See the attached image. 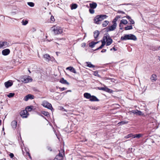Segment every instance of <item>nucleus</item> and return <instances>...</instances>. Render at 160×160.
<instances>
[{"label": "nucleus", "mask_w": 160, "mask_h": 160, "mask_svg": "<svg viewBox=\"0 0 160 160\" xmlns=\"http://www.w3.org/2000/svg\"><path fill=\"white\" fill-rule=\"evenodd\" d=\"M112 39L109 37V36L107 35L103 37V40L102 41V45L98 48L96 49V50L102 48L105 45L106 43L107 46H109L112 43Z\"/></svg>", "instance_id": "obj_1"}, {"label": "nucleus", "mask_w": 160, "mask_h": 160, "mask_svg": "<svg viewBox=\"0 0 160 160\" xmlns=\"http://www.w3.org/2000/svg\"><path fill=\"white\" fill-rule=\"evenodd\" d=\"M121 40L122 41L128 40L136 41L137 40L136 36L132 34H125L121 37Z\"/></svg>", "instance_id": "obj_2"}, {"label": "nucleus", "mask_w": 160, "mask_h": 160, "mask_svg": "<svg viewBox=\"0 0 160 160\" xmlns=\"http://www.w3.org/2000/svg\"><path fill=\"white\" fill-rule=\"evenodd\" d=\"M108 16L104 14H101L96 16L94 19L95 23L97 24H100V22L104 19L106 18Z\"/></svg>", "instance_id": "obj_3"}, {"label": "nucleus", "mask_w": 160, "mask_h": 160, "mask_svg": "<svg viewBox=\"0 0 160 160\" xmlns=\"http://www.w3.org/2000/svg\"><path fill=\"white\" fill-rule=\"evenodd\" d=\"M20 80L22 82L27 83L32 82V79L30 76L25 75L21 77Z\"/></svg>", "instance_id": "obj_4"}, {"label": "nucleus", "mask_w": 160, "mask_h": 160, "mask_svg": "<svg viewBox=\"0 0 160 160\" xmlns=\"http://www.w3.org/2000/svg\"><path fill=\"white\" fill-rule=\"evenodd\" d=\"M52 32L55 35L62 33L63 31L62 28L58 26H54L52 28Z\"/></svg>", "instance_id": "obj_5"}, {"label": "nucleus", "mask_w": 160, "mask_h": 160, "mask_svg": "<svg viewBox=\"0 0 160 160\" xmlns=\"http://www.w3.org/2000/svg\"><path fill=\"white\" fill-rule=\"evenodd\" d=\"M41 105L44 107L50 110H52L53 109L52 105L46 101H43L42 102Z\"/></svg>", "instance_id": "obj_6"}, {"label": "nucleus", "mask_w": 160, "mask_h": 160, "mask_svg": "<svg viewBox=\"0 0 160 160\" xmlns=\"http://www.w3.org/2000/svg\"><path fill=\"white\" fill-rule=\"evenodd\" d=\"M63 154H64V151L63 150H61L59 151V155L56 156L54 160H62L63 158Z\"/></svg>", "instance_id": "obj_7"}, {"label": "nucleus", "mask_w": 160, "mask_h": 160, "mask_svg": "<svg viewBox=\"0 0 160 160\" xmlns=\"http://www.w3.org/2000/svg\"><path fill=\"white\" fill-rule=\"evenodd\" d=\"M9 43L6 42H0V48H5L9 46Z\"/></svg>", "instance_id": "obj_8"}, {"label": "nucleus", "mask_w": 160, "mask_h": 160, "mask_svg": "<svg viewBox=\"0 0 160 160\" xmlns=\"http://www.w3.org/2000/svg\"><path fill=\"white\" fill-rule=\"evenodd\" d=\"M28 115L27 110H23L21 111L20 112V115L23 118H26Z\"/></svg>", "instance_id": "obj_9"}, {"label": "nucleus", "mask_w": 160, "mask_h": 160, "mask_svg": "<svg viewBox=\"0 0 160 160\" xmlns=\"http://www.w3.org/2000/svg\"><path fill=\"white\" fill-rule=\"evenodd\" d=\"M117 26V24L113 23L112 25L107 28V31H112L116 29Z\"/></svg>", "instance_id": "obj_10"}, {"label": "nucleus", "mask_w": 160, "mask_h": 160, "mask_svg": "<svg viewBox=\"0 0 160 160\" xmlns=\"http://www.w3.org/2000/svg\"><path fill=\"white\" fill-rule=\"evenodd\" d=\"M132 113H133L134 114H136L138 115H144V114L142 112L138 110H132L130 112Z\"/></svg>", "instance_id": "obj_11"}, {"label": "nucleus", "mask_w": 160, "mask_h": 160, "mask_svg": "<svg viewBox=\"0 0 160 160\" xmlns=\"http://www.w3.org/2000/svg\"><path fill=\"white\" fill-rule=\"evenodd\" d=\"M10 53V50L8 49H5L2 51V53L4 56L8 55Z\"/></svg>", "instance_id": "obj_12"}, {"label": "nucleus", "mask_w": 160, "mask_h": 160, "mask_svg": "<svg viewBox=\"0 0 160 160\" xmlns=\"http://www.w3.org/2000/svg\"><path fill=\"white\" fill-rule=\"evenodd\" d=\"M34 96L31 94H28L25 96L24 98V100L26 101H28L29 99H32L34 98Z\"/></svg>", "instance_id": "obj_13"}, {"label": "nucleus", "mask_w": 160, "mask_h": 160, "mask_svg": "<svg viewBox=\"0 0 160 160\" xmlns=\"http://www.w3.org/2000/svg\"><path fill=\"white\" fill-rule=\"evenodd\" d=\"M12 84L13 82L12 81H8L4 83L5 87L7 88H8V87L12 86Z\"/></svg>", "instance_id": "obj_14"}, {"label": "nucleus", "mask_w": 160, "mask_h": 160, "mask_svg": "<svg viewBox=\"0 0 160 160\" xmlns=\"http://www.w3.org/2000/svg\"><path fill=\"white\" fill-rule=\"evenodd\" d=\"M150 79L152 82H156L157 80V76L155 74H153L152 75Z\"/></svg>", "instance_id": "obj_15"}, {"label": "nucleus", "mask_w": 160, "mask_h": 160, "mask_svg": "<svg viewBox=\"0 0 160 160\" xmlns=\"http://www.w3.org/2000/svg\"><path fill=\"white\" fill-rule=\"evenodd\" d=\"M89 100L91 101H98L99 100L97 98L94 96H91Z\"/></svg>", "instance_id": "obj_16"}, {"label": "nucleus", "mask_w": 160, "mask_h": 160, "mask_svg": "<svg viewBox=\"0 0 160 160\" xmlns=\"http://www.w3.org/2000/svg\"><path fill=\"white\" fill-rule=\"evenodd\" d=\"M99 34V32L98 30H96L94 32V36L95 38L97 39V38Z\"/></svg>", "instance_id": "obj_17"}, {"label": "nucleus", "mask_w": 160, "mask_h": 160, "mask_svg": "<svg viewBox=\"0 0 160 160\" xmlns=\"http://www.w3.org/2000/svg\"><path fill=\"white\" fill-rule=\"evenodd\" d=\"M100 42V41L96 42H92L89 44V46L90 47H91V48H93L94 47L95 45H96Z\"/></svg>", "instance_id": "obj_18"}, {"label": "nucleus", "mask_w": 160, "mask_h": 160, "mask_svg": "<svg viewBox=\"0 0 160 160\" xmlns=\"http://www.w3.org/2000/svg\"><path fill=\"white\" fill-rule=\"evenodd\" d=\"M97 4L96 2H93L89 4L90 7L92 9L95 8L97 6Z\"/></svg>", "instance_id": "obj_19"}, {"label": "nucleus", "mask_w": 160, "mask_h": 160, "mask_svg": "<svg viewBox=\"0 0 160 160\" xmlns=\"http://www.w3.org/2000/svg\"><path fill=\"white\" fill-rule=\"evenodd\" d=\"M44 58H45V60L47 62L49 61L51 59L50 56L48 54H45L44 55Z\"/></svg>", "instance_id": "obj_20"}, {"label": "nucleus", "mask_w": 160, "mask_h": 160, "mask_svg": "<svg viewBox=\"0 0 160 160\" xmlns=\"http://www.w3.org/2000/svg\"><path fill=\"white\" fill-rule=\"evenodd\" d=\"M11 125L13 128H15L17 126V122L15 121H13L11 122Z\"/></svg>", "instance_id": "obj_21"}, {"label": "nucleus", "mask_w": 160, "mask_h": 160, "mask_svg": "<svg viewBox=\"0 0 160 160\" xmlns=\"http://www.w3.org/2000/svg\"><path fill=\"white\" fill-rule=\"evenodd\" d=\"M86 66L91 68L95 67V66L91 64L90 62H86Z\"/></svg>", "instance_id": "obj_22"}, {"label": "nucleus", "mask_w": 160, "mask_h": 160, "mask_svg": "<svg viewBox=\"0 0 160 160\" xmlns=\"http://www.w3.org/2000/svg\"><path fill=\"white\" fill-rule=\"evenodd\" d=\"M91 96V95L89 93H85L84 94V97L87 99H90Z\"/></svg>", "instance_id": "obj_23"}, {"label": "nucleus", "mask_w": 160, "mask_h": 160, "mask_svg": "<svg viewBox=\"0 0 160 160\" xmlns=\"http://www.w3.org/2000/svg\"><path fill=\"white\" fill-rule=\"evenodd\" d=\"M60 82L63 84L69 85V83L66 80L64 79L63 78H62L60 81Z\"/></svg>", "instance_id": "obj_24"}, {"label": "nucleus", "mask_w": 160, "mask_h": 160, "mask_svg": "<svg viewBox=\"0 0 160 160\" xmlns=\"http://www.w3.org/2000/svg\"><path fill=\"white\" fill-rule=\"evenodd\" d=\"M121 18L120 16H116V17L114 18V19H113V21H112L113 23L117 24L116 22L118 20V19H119V18Z\"/></svg>", "instance_id": "obj_25"}, {"label": "nucleus", "mask_w": 160, "mask_h": 160, "mask_svg": "<svg viewBox=\"0 0 160 160\" xmlns=\"http://www.w3.org/2000/svg\"><path fill=\"white\" fill-rule=\"evenodd\" d=\"M78 7V5L76 4L73 3L72 4L71 9L72 10L76 9Z\"/></svg>", "instance_id": "obj_26"}, {"label": "nucleus", "mask_w": 160, "mask_h": 160, "mask_svg": "<svg viewBox=\"0 0 160 160\" xmlns=\"http://www.w3.org/2000/svg\"><path fill=\"white\" fill-rule=\"evenodd\" d=\"M109 22L108 21L105 20L102 23V26L103 27H105L108 24Z\"/></svg>", "instance_id": "obj_27"}, {"label": "nucleus", "mask_w": 160, "mask_h": 160, "mask_svg": "<svg viewBox=\"0 0 160 160\" xmlns=\"http://www.w3.org/2000/svg\"><path fill=\"white\" fill-rule=\"evenodd\" d=\"M142 136V135L141 134H136L133 135V138H139Z\"/></svg>", "instance_id": "obj_28"}, {"label": "nucleus", "mask_w": 160, "mask_h": 160, "mask_svg": "<svg viewBox=\"0 0 160 160\" xmlns=\"http://www.w3.org/2000/svg\"><path fill=\"white\" fill-rule=\"evenodd\" d=\"M120 22H121V24H124V25H126L128 23L127 21L126 20H125L124 19H122L121 21Z\"/></svg>", "instance_id": "obj_29"}, {"label": "nucleus", "mask_w": 160, "mask_h": 160, "mask_svg": "<svg viewBox=\"0 0 160 160\" xmlns=\"http://www.w3.org/2000/svg\"><path fill=\"white\" fill-rule=\"evenodd\" d=\"M32 108H33V106H28V107H27L26 108V110H27V111H31L32 110Z\"/></svg>", "instance_id": "obj_30"}, {"label": "nucleus", "mask_w": 160, "mask_h": 160, "mask_svg": "<svg viewBox=\"0 0 160 160\" xmlns=\"http://www.w3.org/2000/svg\"><path fill=\"white\" fill-rule=\"evenodd\" d=\"M28 22V21L27 20H23L22 22V24L23 25H26Z\"/></svg>", "instance_id": "obj_31"}, {"label": "nucleus", "mask_w": 160, "mask_h": 160, "mask_svg": "<svg viewBox=\"0 0 160 160\" xmlns=\"http://www.w3.org/2000/svg\"><path fill=\"white\" fill-rule=\"evenodd\" d=\"M132 29V25L128 26L127 27H126L125 28V29L126 30H131Z\"/></svg>", "instance_id": "obj_32"}, {"label": "nucleus", "mask_w": 160, "mask_h": 160, "mask_svg": "<svg viewBox=\"0 0 160 160\" xmlns=\"http://www.w3.org/2000/svg\"><path fill=\"white\" fill-rule=\"evenodd\" d=\"M44 115L48 116L49 115V113L47 112H46L44 111H42L41 112Z\"/></svg>", "instance_id": "obj_33"}, {"label": "nucleus", "mask_w": 160, "mask_h": 160, "mask_svg": "<svg viewBox=\"0 0 160 160\" xmlns=\"http://www.w3.org/2000/svg\"><path fill=\"white\" fill-rule=\"evenodd\" d=\"M105 91L110 93H112V90L106 87L105 88Z\"/></svg>", "instance_id": "obj_34"}, {"label": "nucleus", "mask_w": 160, "mask_h": 160, "mask_svg": "<svg viewBox=\"0 0 160 160\" xmlns=\"http://www.w3.org/2000/svg\"><path fill=\"white\" fill-rule=\"evenodd\" d=\"M14 95V93L11 92L9 93V94L7 95V96L9 98H11Z\"/></svg>", "instance_id": "obj_35"}, {"label": "nucleus", "mask_w": 160, "mask_h": 160, "mask_svg": "<svg viewBox=\"0 0 160 160\" xmlns=\"http://www.w3.org/2000/svg\"><path fill=\"white\" fill-rule=\"evenodd\" d=\"M133 135L132 133H131V134H128V135L126 136L125 137V138H131V137H132L133 138Z\"/></svg>", "instance_id": "obj_36"}, {"label": "nucleus", "mask_w": 160, "mask_h": 160, "mask_svg": "<svg viewBox=\"0 0 160 160\" xmlns=\"http://www.w3.org/2000/svg\"><path fill=\"white\" fill-rule=\"evenodd\" d=\"M27 4L30 7H33L34 5V4L32 2H28Z\"/></svg>", "instance_id": "obj_37"}, {"label": "nucleus", "mask_w": 160, "mask_h": 160, "mask_svg": "<svg viewBox=\"0 0 160 160\" xmlns=\"http://www.w3.org/2000/svg\"><path fill=\"white\" fill-rule=\"evenodd\" d=\"M71 72H72L75 73H76L77 72L74 68L71 67Z\"/></svg>", "instance_id": "obj_38"}, {"label": "nucleus", "mask_w": 160, "mask_h": 160, "mask_svg": "<svg viewBox=\"0 0 160 160\" xmlns=\"http://www.w3.org/2000/svg\"><path fill=\"white\" fill-rule=\"evenodd\" d=\"M93 9H89V11L91 14H93L94 12V10Z\"/></svg>", "instance_id": "obj_39"}, {"label": "nucleus", "mask_w": 160, "mask_h": 160, "mask_svg": "<svg viewBox=\"0 0 160 160\" xmlns=\"http://www.w3.org/2000/svg\"><path fill=\"white\" fill-rule=\"evenodd\" d=\"M128 123V122L122 121L119 122L118 124H126Z\"/></svg>", "instance_id": "obj_40"}, {"label": "nucleus", "mask_w": 160, "mask_h": 160, "mask_svg": "<svg viewBox=\"0 0 160 160\" xmlns=\"http://www.w3.org/2000/svg\"><path fill=\"white\" fill-rule=\"evenodd\" d=\"M93 75L95 76H99V75L98 74V72H93Z\"/></svg>", "instance_id": "obj_41"}, {"label": "nucleus", "mask_w": 160, "mask_h": 160, "mask_svg": "<svg viewBox=\"0 0 160 160\" xmlns=\"http://www.w3.org/2000/svg\"><path fill=\"white\" fill-rule=\"evenodd\" d=\"M129 21L130 22L131 24H133L134 23V21L131 18L129 20Z\"/></svg>", "instance_id": "obj_42"}, {"label": "nucleus", "mask_w": 160, "mask_h": 160, "mask_svg": "<svg viewBox=\"0 0 160 160\" xmlns=\"http://www.w3.org/2000/svg\"><path fill=\"white\" fill-rule=\"evenodd\" d=\"M51 20L52 22H53L55 21V19L53 16H51Z\"/></svg>", "instance_id": "obj_43"}, {"label": "nucleus", "mask_w": 160, "mask_h": 160, "mask_svg": "<svg viewBox=\"0 0 160 160\" xmlns=\"http://www.w3.org/2000/svg\"><path fill=\"white\" fill-rule=\"evenodd\" d=\"M9 156L11 158H13V157H14V155L13 153H11L10 154H9Z\"/></svg>", "instance_id": "obj_44"}, {"label": "nucleus", "mask_w": 160, "mask_h": 160, "mask_svg": "<svg viewBox=\"0 0 160 160\" xmlns=\"http://www.w3.org/2000/svg\"><path fill=\"white\" fill-rule=\"evenodd\" d=\"M106 51V50L105 49H103L101 51L102 52H105Z\"/></svg>", "instance_id": "obj_45"}, {"label": "nucleus", "mask_w": 160, "mask_h": 160, "mask_svg": "<svg viewBox=\"0 0 160 160\" xmlns=\"http://www.w3.org/2000/svg\"><path fill=\"white\" fill-rule=\"evenodd\" d=\"M118 13H122V14L125 13V12H122V11H118Z\"/></svg>", "instance_id": "obj_46"}, {"label": "nucleus", "mask_w": 160, "mask_h": 160, "mask_svg": "<svg viewBox=\"0 0 160 160\" xmlns=\"http://www.w3.org/2000/svg\"><path fill=\"white\" fill-rule=\"evenodd\" d=\"M86 44L85 43H83L82 44V47H85L86 46Z\"/></svg>", "instance_id": "obj_47"}, {"label": "nucleus", "mask_w": 160, "mask_h": 160, "mask_svg": "<svg viewBox=\"0 0 160 160\" xmlns=\"http://www.w3.org/2000/svg\"><path fill=\"white\" fill-rule=\"evenodd\" d=\"M126 18H128V19H129V20L130 19H131V17H130V16H127L126 17Z\"/></svg>", "instance_id": "obj_48"}, {"label": "nucleus", "mask_w": 160, "mask_h": 160, "mask_svg": "<svg viewBox=\"0 0 160 160\" xmlns=\"http://www.w3.org/2000/svg\"><path fill=\"white\" fill-rule=\"evenodd\" d=\"M66 70H70V67H68V68H67Z\"/></svg>", "instance_id": "obj_49"}, {"label": "nucleus", "mask_w": 160, "mask_h": 160, "mask_svg": "<svg viewBox=\"0 0 160 160\" xmlns=\"http://www.w3.org/2000/svg\"><path fill=\"white\" fill-rule=\"evenodd\" d=\"M65 90V88H61V91H62Z\"/></svg>", "instance_id": "obj_50"}, {"label": "nucleus", "mask_w": 160, "mask_h": 160, "mask_svg": "<svg viewBox=\"0 0 160 160\" xmlns=\"http://www.w3.org/2000/svg\"><path fill=\"white\" fill-rule=\"evenodd\" d=\"M105 88H102L100 89L105 91Z\"/></svg>", "instance_id": "obj_51"}, {"label": "nucleus", "mask_w": 160, "mask_h": 160, "mask_svg": "<svg viewBox=\"0 0 160 160\" xmlns=\"http://www.w3.org/2000/svg\"><path fill=\"white\" fill-rule=\"evenodd\" d=\"M112 49H113L114 51H116V49L114 47Z\"/></svg>", "instance_id": "obj_52"}, {"label": "nucleus", "mask_w": 160, "mask_h": 160, "mask_svg": "<svg viewBox=\"0 0 160 160\" xmlns=\"http://www.w3.org/2000/svg\"><path fill=\"white\" fill-rule=\"evenodd\" d=\"M158 59L159 61H160V57L158 56Z\"/></svg>", "instance_id": "obj_53"}, {"label": "nucleus", "mask_w": 160, "mask_h": 160, "mask_svg": "<svg viewBox=\"0 0 160 160\" xmlns=\"http://www.w3.org/2000/svg\"><path fill=\"white\" fill-rule=\"evenodd\" d=\"M121 25H122V24H121V22H120V24H119V26L120 27H121Z\"/></svg>", "instance_id": "obj_54"}, {"label": "nucleus", "mask_w": 160, "mask_h": 160, "mask_svg": "<svg viewBox=\"0 0 160 160\" xmlns=\"http://www.w3.org/2000/svg\"><path fill=\"white\" fill-rule=\"evenodd\" d=\"M158 50H160V46L158 48Z\"/></svg>", "instance_id": "obj_55"}, {"label": "nucleus", "mask_w": 160, "mask_h": 160, "mask_svg": "<svg viewBox=\"0 0 160 160\" xmlns=\"http://www.w3.org/2000/svg\"><path fill=\"white\" fill-rule=\"evenodd\" d=\"M1 122H2V121L1 120H0V125L1 124Z\"/></svg>", "instance_id": "obj_56"}, {"label": "nucleus", "mask_w": 160, "mask_h": 160, "mask_svg": "<svg viewBox=\"0 0 160 160\" xmlns=\"http://www.w3.org/2000/svg\"><path fill=\"white\" fill-rule=\"evenodd\" d=\"M92 109H95V108H94L93 107L92 108Z\"/></svg>", "instance_id": "obj_57"}, {"label": "nucleus", "mask_w": 160, "mask_h": 160, "mask_svg": "<svg viewBox=\"0 0 160 160\" xmlns=\"http://www.w3.org/2000/svg\"><path fill=\"white\" fill-rule=\"evenodd\" d=\"M4 130V127H3L2 128V130Z\"/></svg>", "instance_id": "obj_58"}, {"label": "nucleus", "mask_w": 160, "mask_h": 160, "mask_svg": "<svg viewBox=\"0 0 160 160\" xmlns=\"http://www.w3.org/2000/svg\"><path fill=\"white\" fill-rule=\"evenodd\" d=\"M112 48H111V49H110V50H111H111H112Z\"/></svg>", "instance_id": "obj_59"}]
</instances>
